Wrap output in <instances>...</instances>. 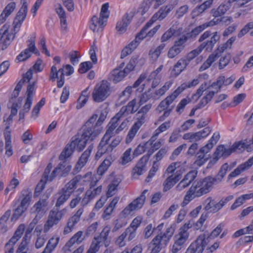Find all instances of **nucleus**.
I'll list each match as a JSON object with an SVG mask.
<instances>
[{"label": "nucleus", "instance_id": "61", "mask_svg": "<svg viewBox=\"0 0 253 253\" xmlns=\"http://www.w3.org/2000/svg\"><path fill=\"white\" fill-rule=\"evenodd\" d=\"M181 92L182 91L178 87L171 95L167 96L165 100L167 103L170 105Z\"/></svg>", "mask_w": 253, "mask_h": 253}, {"label": "nucleus", "instance_id": "31", "mask_svg": "<svg viewBox=\"0 0 253 253\" xmlns=\"http://www.w3.org/2000/svg\"><path fill=\"white\" fill-rule=\"evenodd\" d=\"M70 194L63 189L59 190L55 195L56 199L55 207L59 208L70 198Z\"/></svg>", "mask_w": 253, "mask_h": 253}, {"label": "nucleus", "instance_id": "46", "mask_svg": "<svg viewBox=\"0 0 253 253\" xmlns=\"http://www.w3.org/2000/svg\"><path fill=\"white\" fill-rule=\"evenodd\" d=\"M172 84V82L171 81H168L165 83V84L161 88L155 91L153 94V99H159L161 96L163 95L170 88Z\"/></svg>", "mask_w": 253, "mask_h": 253}, {"label": "nucleus", "instance_id": "14", "mask_svg": "<svg viewBox=\"0 0 253 253\" xmlns=\"http://www.w3.org/2000/svg\"><path fill=\"white\" fill-rule=\"evenodd\" d=\"M97 117V115H93L85 123L82 129L85 130L87 133L89 132L94 133V132H97L96 136H98L102 130V127L98 126L97 122L95 123Z\"/></svg>", "mask_w": 253, "mask_h": 253}, {"label": "nucleus", "instance_id": "10", "mask_svg": "<svg viewBox=\"0 0 253 253\" xmlns=\"http://www.w3.org/2000/svg\"><path fill=\"white\" fill-rule=\"evenodd\" d=\"M65 212V209L60 211L51 210L49 211L47 220L44 225V232H48L54 225H57L63 218Z\"/></svg>", "mask_w": 253, "mask_h": 253}, {"label": "nucleus", "instance_id": "5", "mask_svg": "<svg viewBox=\"0 0 253 253\" xmlns=\"http://www.w3.org/2000/svg\"><path fill=\"white\" fill-rule=\"evenodd\" d=\"M108 8V3L103 4L101 7L99 18L95 15L92 17L91 20V24L90 26V28L92 31L95 32V31L102 30L109 17Z\"/></svg>", "mask_w": 253, "mask_h": 253}, {"label": "nucleus", "instance_id": "38", "mask_svg": "<svg viewBox=\"0 0 253 253\" xmlns=\"http://www.w3.org/2000/svg\"><path fill=\"white\" fill-rule=\"evenodd\" d=\"M111 75L113 77V81L115 83L120 82L127 75L124 70H121L120 68L114 69L111 72Z\"/></svg>", "mask_w": 253, "mask_h": 253}, {"label": "nucleus", "instance_id": "30", "mask_svg": "<svg viewBox=\"0 0 253 253\" xmlns=\"http://www.w3.org/2000/svg\"><path fill=\"white\" fill-rule=\"evenodd\" d=\"M83 232L79 231L74 234L72 237L67 242L65 246V248L67 250L71 251L70 248L75 244H79L81 243L84 240L83 237Z\"/></svg>", "mask_w": 253, "mask_h": 253}, {"label": "nucleus", "instance_id": "18", "mask_svg": "<svg viewBox=\"0 0 253 253\" xmlns=\"http://www.w3.org/2000/svg\"><path fill=\"white\" fill-rule=\"evenodd\" d=\"M111 138L107 135H104L98 145V151L96 154V157H100L103 154L111 152L113 151L110 144L108 143Z\"/></svg>", "mask_w": 253, "mask_h": 253}, {"label": "nucleus", "instance_id": "6", "mask_svg": "<svg viewBox=\"0 0 253 253\" xmlns=\"http://www.w3.org/2000/svg\"><path fill=\"white\" fill-rule=\"evenodd\" d=\"M220 37L217 32L211 33L210 31H206L199 39V42H203L200 45L201 48L211 51L215 44L219 40Z\"/></svg>", "mask_w": 253, "mask_h": 253}, {"label": "nucleus", "instance_id": "20", "mask_svg": "<svg viewBox=\"0 0 253 253\" xmlns=\"http://www.w3.org/2000/svg\"><path fill=\"white\" fill-rule=\"evenodd\" d=\"M64 71L63 68L57 70L55 66H52L51 68L50 79L55 80L56 79H59L57 81V86L59 88L63 86L64 84Z\"/></svg>", "mask_w": 253, "mask_h": 253}, {"label": "nucleus", "instance_id": "22", "mask_svg": "<svg viewBox=\"0 0 253 253\" xmlns=\"http://www.w3.org/2000/svg\"><path fill=\"white\" fill-rule=\"evenodd\" d=\"M172 9V7L169 5L161 7L147 22V26L152 25L157 20H162L164 19L171 11Z\"/></svg>", "mask_w": 253, "mask_h": 253}, {"label": "nucleus", "instance_id": "36", "mask_svg": "<svg viewBox=\"0 0 253 253\" xmlns=\"http://www.w3.org/2000/svg\"><path fill=\"white\" fill-rule=\"evenodd\" d=\"M232 150L231 148H226L223 145H220L218 146L216 149L213 156H215L218 159L221 157L226 158L228 157L232 153Z\"/></svg>", "mask_w": 253, "mask_h": 253}, {"label": "nucleus", "instance_id": "26", "mask_svg": "<svg viewBox=\"0 0 253 253\" xmlns=\"http://www.w3.org/2000/svg\"><path fill=\"white\" fill-rule=\"evenodd\" d=\"M123 117L121 114L118 113L116 115L112 118L110 122L108 125V128L106 131L104 135H107L108 136L112 137L115 134V129L118 126V121Z\"/></svg>", "mask_w": 253, "mask_h": 253}, {"label": "nucleus", "instance_id": "62", "mask_svg": "<svg viewBox=\"0 0 253 253\" xmlns=\"http://www.w3.org/2000/svg\"><path fill=\"white\" fill-rule=\"evenodd\" d=\"M124 232V233H126V236L127 238V240L128 241L132 240L135 237L136 235V230L133 228H131V227H128L126 229Z\"/></svg>", "mask_w": 253, "mask_h": 253}, {"label": "nucleus", "instance_id": "50", "mask_svg": "<svg viewBox=\"0 0 253 253\" xmlns=\"http://www.w3.org/2000/svg\"><path fill=\"white\" fill-rule=\"evenodd\" d=\"M194 189V187L191 186L189 190L187 192L183 202L182 203V206L183 207L187 205L194 198L198 197L196 196V191Z\"/></svg>", "mask_w": 253, "mask_h": 253}, {"label": "nucleus", "instance_id": "17", "mask_svg": "<svg viewBox=\"0 0 253 253\" xmlns=\"http://www.w3.org/2000/svg\"><path fill=\"white\" fill-rule=\"evenodd\" d=\"M93 147L92 144L90 145L87 149L82 154L72 172L74 175L78 173L85 166L88 161V158L90 156Z\"/></svg>", "mask_w": 253, "mask_h": 253}, {"label": "nucleus", "instance_id": "29", "mask_svg": "<svg viewBox=\"0 0 253 253\" xmlns=\"http://www.w3.org/2000/svg\"><path fill=\"white\" fill-rule=\"evenodd\" d=\"M137 100L134 99L128 102L126 106L123 107L118 112L121 114L123 117H126L128 114L135 113L138 108H136Z\"/></svg>", "mask_w": 253, "mask_h": 253}, {"label": "nucleus", "instance_id": "49", "mask_svg": "<svg viewBox=\"0 0 253 253\" xmlns=\"http://www.w3.org/2000/svg\"><path fill=\"white\" fill-rule=\"evenodd\" d=\"M250 145V144L246 140H245L235 142L230 148L233 153L237 151H242L245 148H248Z\"/></svg>", "mask_w": 253, "mask_h": 253}, {"label": "nucleus", "instance_id": "9", "mask_svg": "<svg viewBox=\"0 0 253 253\" xmlns=\"http://www.w3.org/2000/svg\"><path fill=\"white\" fill-rule=\"evenodd\" d=\"M214 184L212 177L208 176L197 182L195 185L193 184L192 187H194L196 196L201 197L209 193Z\"/></svg>", "mask_w": 253, "mask_h": 253}, {"label": "nucleus", "instance_id": "63", "mask_svg": "<svg viewBox=\"0 0 253 253\" xmlns=\"http://www.w3.org/2000/svg\"><path fill=\"white\" fill-rule=\"evenodd\" d=\"M92 67V64L90 62L87 61L83 62L80 65V67L78 69V71L80 73L83 74L86 72Z\"/></svg>", "mask_w": 253, "mask_h": 253}, {"label": "nucleus", "instance_id": "3", "mask_svg": "<svg viewBox=\"0 0 253 253\" xmlns=\"http://www.w3.org/2000/svg\"><path fill=\"white\" fill-rule=\"evenodd\" d=\"M110 84L107 81L103 80L97 84L92 93L93 101L99 103L104 101L111 94Z\"/></svg>", "mask_w": 253, "mask_h": 253}, {"label": "nucleus", "instance_id": "34", "mask_svg": "<svg viewBox=\"0 0 253 253\" xmlns=\"http://www.w3.org/2000/svg\"><path fill=\"white\" fill-rule=\"evenodd\" d=\"M139 43V41L136 38L133 40L128 45L126 46L122 51L121 58L123 59L127 55L131 54L132 52L137 47Z\"/></svg>", "mask_w": 253, "mask_h": 253}, {"label": "nucleus", "instance_id": "7", "mask_svg": "<svg viewBox=\"0 0 253 253\" xmlns=\"http://www.w3.org/2000/svg\"><path fill=\"white\" fill-rule=\"evenodd\" d=\"M9 25L4 24L0 29V43L2 44L1 49H5L14 40L16 34L18 32L14 31L13 27L11 31H9Z\"/></svg>", "mask_w": 253, "mask_h": 253}, {"label": "nucleus", "instance_id": "59", "mask_svg": "<svg viewBox=\"0 0 253 253\" xmlns=\"http://www.w3.org/2000/svg\"><path fill=\"white\" fill-rule=\"evenodd\" d=\"M183 139L189 140L190 142H196L200 140L198 132H189L185 133L183 136Z\"/></svg>", "mask_w": 253, "mask_h": 253}, {"label": "nucleus", "instance_id": "12", "mask_svg": "<svg viewBox=\"0 0 253 253\" xmlns=\"http://www.w3.org/2000/svg\"><path fill=\"white\" fill-rule=\"evenodd\" d=\"M28 4L24 1L22 6L17 12L13 22V27L15 32H18L20 29L22 22L25 19L28 12Z\"/></svg>", "mask_w": 253, "mask_h": 253}, {"label": "nucleus", "instance_id": "25", "mask_svg": "<svg viewBox=\"0 0 253 253\" xmlns=\"http://www.w3.org/2000/svg\"><path fill=\"white\" fill-rule=\"evenodd\" d=\"M87 174H84V176H82L81 175H78L75 176L61 189L71 196L72 194L74 192V189L76 188L78 183L81 181L83 178H85Z\"/></svg>", "mask_w": 253, "mask_h": 253}, {"label": "nucleus", "instance_id": "11", "mask_svg": "<svg viewBox=\"0 0 253 253\" xmlns=\"http://www.w3.org/2000/svg\"><path fill=\"white\" fill-rule=\"evenodd\" d=\"M147 192V190H144L139 197L132 201L122 211V213L127 215L130 214L131 212L141 208L145 201V194Z\"/></svg>", "mask_w": 253, "mask_h": 253}, {"label": "nucleus", "instance_id": "53", "mask_svg": "<svg viewBox=\"0 0 253 253\" xmlns=\"http://www.w3.org/2000/svg\"><path fill=\"white\" fill-rule=\"evenodd\" d=\"M92 195L91 190H88L85 192L81 200V208L84 209V207L86 206L93 199Z\"/></svg>", "mask_w": 253, "mask_h": 253}, {"label": "nucleus", "instance_id": "57", "mask_svg": "<svg viewBox=\"0 0 253 253\" xmlns=\"http://www.w3.org/2000/svg\"><path fill=\"white\" fill-rule=\"evenodd\" d=\"M213 0H207L204 2L202 4L198 6L195 10L198 13H202L206 9L210 8L213 3Z\"/></svg>", "mask_w": 253, "mask_h": 253}, {"label": "nucleus", "instance_id": "15", "mask_svg": "<svg viewBox=\"0 0 253 253\" xmlns=\"http://www.w3.org/2000/svg\"><path fill=\"white\" fill-rule=\"evenodd\" d=\"M137 116V121L132 126L126 138V143H129L132 141L138 129L145 122L146 116L142 114Z\"/></svg>", "mask_w": 253, "mask_h": 253}, {"label": "nucleus", "instance_id": "45", "mask_svg": "<svg viewBox=\"0 0 253 253\" xmlns=\"http://www.w3.org/2000/svg\"><path fill=\"white\" fill-rule=\"evenodd\" d=\"M59 241V237H52L48 241L45 248L42 253H51L57 246Z\"/></svg>", "mask_w": 253, "mask_h": 253}, {"label": "nucleus", "instance_id": "16", "mask_svg": "<svg viewBox=\"0 0 253 253\" xmlns=\"http://www.w3.org/2000/svg\"><path fill=\"white\" fill-rule=\"evenodd\" d=\"M84 209L80 208L74 215L69 218L67 225L64 227L63 230V234L64 235H66L72 232L74 229V226L80 220V217L84 212Z\"/></svg>", "mask_w": 253, "mask_h": 253}, {"label": "nucleus", "instance_id": "1", "mask_svg": "<svg viewBox=\"0 0 253 253\" xmlns=\"http://www.w3.org/2000/svg\"><path fill=\"white\" fill-rule=\"evenodd\" d=\"M72 166L65 162L58 164L51 172L52 165L49 163L44 169L43 177L46 181H52L56 176L59 178L65 177L68 175L71 170Z\"/></svg>", "mask_w": 253, "mask_h": 253}, {"label": "nucleus", "instance_id": "24", "mask_svg": "<svg viewBox=\"0 0 253 253\" xmlns=\"http://www.w3.org/2000/svg\"><path fill=\"white\" fill-rule=\"evenodd\" d=\"M189 64L185 58H180L173 66L170 72V76L176 77L186 68Z\"/></svg>", "mask_w": 253, "mask_h": 253}, {"label": "nucleus", "instance_id": "44", "mask_svg": "<svg viewBox=\"0 0 253 253\" xmlns=\"http://www.w3.org/2000/svg\"><path fill=\"white\" fill-rule=\"evenodd\" d=\"M228 168L229 166L227 163L224 164L221 167L218 174L214 177H212L213 181L215 184L218 183L221 181L223 178L226 175Z\"/></svg>", "mask_w": 253, "mask_h": 253}, {"label": "nucleus", "instance_id": "60", "mask_svg": "<svg viewBox=\"0 0 253 253\" xmlns=\"http://www.w3.org/2000/svg\"><path fill=\"white\" fill-rule=\"evenodd\" d=\"M202 50L203 49L201 48V47L199 46L197 48L188 53L187 56L184 58L187 60V61L189 63L192 60H193L195 57L198 56L201 52Z\"/></svg>", "mask_w": 253, "mask_h": 253}, {"label": "nucleus", "instance_id": "48", "mask_svg": "<svg viewBox=\"0 0 253 253\" xmlns=\"http://www.w3.org/2000/svg\"><path fill=\"white\" fill-rule=\"evenodd\" d=\"M22 199L20 204L28 208L30 205L32 197V193L28 190H23L22 192Z\"/></svg>", "mask_w": 253, "mask_h": 253}, {"label": "nucleus", "instance_id": "43", "mask_svg": "<svg viewBox=\"0 0 253 253\" xmlns=\"http://www.w3.org/2000/svg\"><path fill=\"white\" fill-rule=\"evenodd\" d=\"M165 47V44L161 43L157 47H152L149 52V55L153 61H156Z\"/></svg>", "mask_w": 253, "mask_h": 253}, {"label": "nucleus", "instance_id": "19", "mask_svg": "<svg viewBox=\"0 0 253 253\" xmlns=\"http://www.w3.org/2000/svg\"><path fill=\"white\" fill-rule=\"evenodd\" d=\"M147 25V23L144 25L141 31L136 35L135 37L136 40L139 41V43L145 38H149L150 39L153 37V36L156 34V33L160 28V25H158L147 33V30L152 26V25H149L148 27Z\"/></svg>", "mask_w": 253, "mask_h": 253}, {"label": "nucleus", "instance_id": "39", "mask_svg": "<svg viewBox=\"0 0 253 253\" xmlns=\"http://www.w3.org/2000/svg\"><path fill=\"white\" fill-rule=\"evenodd\" d=\"M235 79L236 78L234 76H231L229 78H225L224 76H220L217 78L216 83L213 85H217L219 88L222 87L223 85L226 86L231 84Z\"/></svg>", "mask_w": 253, "mask_h": 253}, {"label": "nucleus", "instance_id": "47", "mask_svg": "<svg viewBox=\"0 0 253 253\" xmlns=\"http://www.w3.org/2000/svg\"><path fill=\"white\" fill-rule=\"evenodd\" d=\"M33 76V72L32 70H28L23 76L22 79L18 83L15 89L16 90L20 91L23 84L25 83L29 82Z\"/></svg>", "mask_w": 253, "mask_h": 253}, {"label": "nucleus", "instance_id": "32", "mask_svg": "<svg viewBox=\"0 0 253 253\" xmlns=\"http://www.w3.org/2000/svg\"><path fill=\"white\" fill-rule=\"evenodd\" d=\"M48 206V202L46 199H41L38 202H37L32 210L33 212L37 214H43L47 210Z\"/></svg>", "mask_w": 253, "mask_h": 253}, {"label": "nucleus", "instance_id": "23", "mask_svg": "<svg viewBox=\"0 0 253 253\" xmlns=\"http://www.w3.org/2000/svg\"><path fill=\"white\" fill-rule=\"evenodd\" d=\"M134 15L133 12L126 13L123 16L122 20L117 23L116 28L120 34L124 33L126 31V28L130 23Z\"/></svg>", "mask_w": 253, "mask_h": 253}, {"label": "nucleus", "instance_id": "28", "mask_svg": "<svg viewBox=\"0 0 253 253\" xmlns=\"http://www.w3.org/2000/svg\"><path fill=\"white\" fill-rule=\"evenodd\" d=\"M234 1V0H228L225 3L220 4L217 9H212L211 10V14L215 18L222 16L230 9L231 3Z\"/></svg>", "mask_w": 253, "mask_h": 253}, {"label": "nucleus", "instance_id": "52", "mask_svg": "<svg viewBox=\"0 0 253 253\" xmlns=\"http://www.w3.org/2000/svg\"><path fill=\"white\" fill-rule=\"evenodd\" d=\"M131 149H127L123 154L119 160V163L122 165H125L131 161L132 158L131 157Z\"/></svg>", "mask_w": 253, "mask_h": 253}, {"label": "nucleus", "instance_id": "42", "mask_svg": "<svg viewBox=\"0 0 253 253\" xmlns=\"http://www.w3.org/2000/svg\"><path fill=\"white\" fill-rule=\"evenodd\" d=\"M234 198L233 195H230L226 197L222 198L218 203H214L213 210L211 212L215 213L221 210L228 202Z\"/></svg>", "mask_w": 253, "mask_h": 253}, {"label": "nucleus", "instance_id": "13", "mask_svg": "<svg viewBox=\"0 0 253 253\" xmlns=\"http://www.w3.org/2000/svg\"><path fill=\"white\" fill-rule=\"evenodd\" d=\"M169 242L162 233L157 235L150 243V247H152L150 253H159L167 246Z\"/></svg>", "mask_w": 253, "mask_h": 253}, {"label": "nucleus", "instance_id": "21", "mask_svg": "<svg viewBox=\"0 0 253 253\" xmlns=\"http://www.w3.org/2000/svg\"><path fill=\"white\" fill-rule=\"evenodd\" d=\"M216 23H217V21H214L213 20H212L208 22L205 23L196 27L191 32L186 33V34L185 35L188 40L194 39L206 28L210 26L215 25Z\"/></svg>", "mask_w": 253, "mask_h": 253}, {"label": "nucleus", "instance_id": "35", "mask_svg": "<svg viewBox=\"0 0 253 253\" xmlns=\"http://www.w3.org/2000/svg\"><path fill=\"white\" fill-rule=\"evenodd\" d=\"M121 182V179L119 178H115L109 184L108 186V191L106 193L108 198L114 195L118 191V186Z\"/></svg>", "mask_w": 253, "mask_h": 253}, {"label": "nucleus", "instance_id": "64", "mask_svg": "<svg viewBox=\"0 0 253 253\" xmlns=\"http://www.w3.org/2000/svg\"><path fill=\"white\" fill-rule=\"evenodd\" d=\"M188 40V39L185 35H182L174 42V46L178 47L180 50H182L184 48V44Z\"/></svg>", "mask_w": 253, "mask_h": 253}, {"label": "nucleus", "instance_id": "41", "mask_svg": "<svg viewBox=\"0 0 253 253\" xmlns=\"http://www.w3.org/2000/svg\"><path fill=\"white\" fill-rule=\"evenodd\" d=\"M234 198L233 195H230L226 197L222 198L218 203H214L213 210L211 212L215 213L221 210L228 202Z\"/></svg>", "mask_w": 253, "mask_h": 253}, {"label": "nucleus", "instance_id": "4", "mask_svg": "<svg viewBox=\"0 0 253 253\" xmlns=\"http://www.w3.org/2000/svg\"><path fill=\"white\" fill-rule=\"evenodd\" d=\"M96 134L97 132L87 133L85 130L82 129L81 133H78L72 138V145L77 151H81L85 148L88 141H92L98 137Z\"/></svg>", "mask_w": 253, "mask_h": 253}, {"label": "nucleus", "instance_id": "8", "mask_svg": "<svg viewBox=\"0 0 253 253\" xmlns=\"http://www.w3.org/2000/svg\"><path fill=\"white\" fill-rule=\"evenodd\" d=\"M209 236L205 234L200 235L197 239L189 246L185 253H203L208 245Z\"/></svg>", "mask_w": 253, "mask_h": 253}, {"label": "nucleus", "instance_id": "51", "mask_svg": "<svg viewBox=\"0 0 253 253\" xmlns=\"http://www.w3.org/2000/svg\"><path fill=\"white\" fill-rule=\"evenodd\" d=\"M75 149H76L75 147H73L71 142L69 145H67L65 150L61 153L59 156V159L63 161L69 157L72 154Z\"/></svg>", "mask_w": 253, "mask_h": 253}, {"label": "nucleus", "instance_id": "40", "mask_svg": "<svg viewBox=\"0 0 253 253\" xmlns=\"http://www.w3.org/2000/svg\"><path fill=\"white\" fill-rule=\"evenodd\" d=\"M113 161V159L111 156L107 157L98 168L97 170L98 174L102 175L107 170Z\"/></svg>", "mask_w": 253, "mask_h": 253}, {"label": "nucleus", "instance_id": "33", "mask_svg": "<svg viewBox=\"0 0 253 253\" xmlns=\"http://www.w3.org/2000/svg\"><path fill=\"white\" fill-rule=\"evenodd\" d=\"M110 231L111 227L109 225L105 226L100 233L99 236L95 238L94 239L99 241L100 243L103 242L105 246H108L110 242V240L109 238V234Z\"/></svg>", "mask_w": 253, "mask_h": 253}, {"label": "nucleus", "instance_id": "27", "mask_svg": "<svg viewBox=\"0 0 253 253\" xmlns=\"http://www.w3.org/2000/svg\"><path fill=\"white\" fill-rule=\"evenodd\" d=\"M181 177V174L177 172L174 176L171 175L168 176L163 183V191L165 192L170 189L180 179Z\"/></svg>", "mask_w": 253, "mask_h": 253}, {"label": "nucleus", "instance_id": "54", "mask_svg": "<svg viewBox=\"0 0 253 253\" xmlns=\"http://www.w3.org/2000/svg\"><path fill=\"white\" fill-rule=\"evenodd\" d=\"M126 222L124 218H119L113 222L114 227L112 230V232H116L122 227L125 226L126 224Z\"/></svg>", "mask_w": 253, "mask_h": 253}, {"label": "nucleus", "instance_id": "58", "mask_svg": "<svg viewBox=\"0 0 253 253\" xmlns=\"http://www.w3.org/2000/svg\"><path fill=\"white\" fill-rule=\"evenodd\" d=\"M197 176V172L194 170H191L186 174L182 180L185 184H187L188 186Z\"/></svg>", "mask_w": 253, "mask_h": 253}, {"label": "nucleus", "instance_id": "55", "mask_svg": "<svg viewBox=\"0 0 253 253\" xmlns=\"http://www.w3.org/2000/svg\"><path fill=\"white\" fill-rule=\"evenodd\" d=\"M147 162H144L142 161V159L139 161L136 166L134 167L133 169V172L134 174L136 173L137 175H140L142 174L143 171L145 169L146 165Z\"/></svg>", "mask_w": 253, "mask_h": 253}, {"label": "nucleus", "instance_id": "37", "mask_svg": "<svg viewBox=\"0 0 253 253\" xmlns=\"http://www.w3.org/2000/svg\"><path fill=\"white\" fill-rule=\"evenodd\" d=\"M253 165V164L249 163V160L246 162L244 164L239 165L236 169H235L233 171L230 173L228 176V179H230L232 177H236L239 175L241 172L248 169L250 167Z\"/></svg>", "mask_w": 253, "mask_h": 253}, {"label": "nucleus", "instance_id": "2", "mask_svg": "<svg viewBox=\"0 0 253 253\" xmlns=\"http://www.w3.org/2000/svg\"><path fill=\"white\" fill-rule=\"evenodd\" d=\"M191 227L192 224L189 222L185 223L179 228L178 234H176L173 238L174 243L170 250L172 253H177L184 248L189 237L188 230Z\"/></svg>", "mask_w": 253, "mask_h": 253}, {"label": "nucleus", "instance_id": "56", "mask_svg": "<svg viewBox=\"0 0 253 253\" xmlns=\"http://www.w3.org/2000/svg\"><path fill=\"white\" fill-rule=\"evenodd\" d=\"M28 208L22 206V205L20 204L16 209L14 211V212L12 215V219L17 220L20 216H21L24 212H25Z\"/></svg>", "mask_w": 253, "mask_h": 253}]
</instances>
